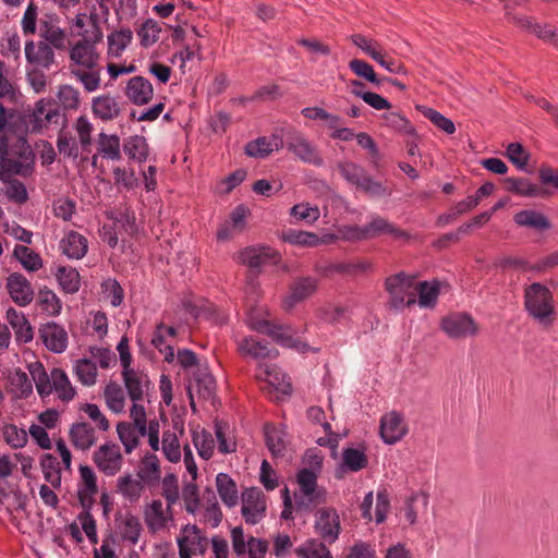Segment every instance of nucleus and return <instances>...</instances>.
<instances>
[{
  "mask_svg": "<svg viewBox=\"0 0 558 558\" xmlns=\"http://www.w3.org/2000/svg\"><path fill=\"white\" fill-rule=\"evenodd\" d=\"M34 158L32 147L24 136H20L12 147L1 142L0 181L10 182L13 175L29 177L34 172Z\"/></svg>",
  "mask_w": 558,
  "mask_h": 558,
  "instance_id": "nucleus-1",
  "label": "nucleus"
},
{
  "mask_svg": "<svg viewBox=\"0 0 558 558\" xmlns=\"http://www.w3.org/2000/svg\"><path fill=\"white\" fill-rule=\"evenodd\" d=\"M314 465L302 468L295 474L298 492L294 493L296 510H310L313 506L327 502L328 493L325 487L318 485V475L322 470V456H313Z\"/></svg>",
  "mask_w": 558,
  "mask_h": 558,
  "instance_id": "nucleus-2",
  "label": "nucleus"
},
{
  "mask_svg": "<svg viewBox=\"0 0 558 558\" xmlns=\"http://www.w3.org/2000/svg\"><path fill=\"white\" fill-rule=\"evenodd\" d=\"M524 307L531 317L545 326H550L555 320L553 293L541 282H534L525 289Z\"/></svg>",
  "mask_w": 558,
  "mask_h": 558,
  "instance_id": "nucleus-3",
  "label": "nucleus"
},
{
  "mask_svg": "<svg viewBox=\"0 0 558 558\" xmlns=\"http://www.w3.org/2000/svg\"><path fill=\"white\" fill-rule=\"evenodd\" d=\"M340 175L356 190L371 198L391 195V190L381 181H376L366 169L353 161H340L337 163Z\"/></svg>",
  "mask_w": 558,
  "mask_h": 558,
  "instance_id": "nucleus-4",
  "label": "nucleus"
},
{
  "mask_svg": "<svg viewBox=\"0 0 558 558\" xmlns=\"http://www.w3.org/2000/svg\"><path fill=\"white\" fill-rule=\"evenodd\" d=\"M414 287V277L404 271L391 275L385 280V290L389 294L388 305L396 311H402L405 307L416 303V293L410 290Z\"/></svg>",
  "mask_w": 558,
  "mask_h": 558,
  "instance_id": "nucleus-5",
  "label": "nucleus"
},
{
  "mask_svg": "<svg viewBox=\"0 0 558 558\" xmlns=\"http://www.w3.org/2000/svg\"><path fill=\"white\" fill-rule=\"evenodd\" d=\"M215 436L203 429L201 433L193 434V442L197 449V453H214V449L218 446L220 453H232L236 450V442L229 436V426L222 422L215 423Z\"/></svg>",
  "mask_w": 558,
  "mask_h": 558,
  "instance_id": "nucleus-6",
  "label": "nucleus"
},
{
  "mask_svg": "<svg viewBox=\"0 0 558 558\" xmlns=\"http://www.w3.org/2000/svg\"><path fill=\"white\" fill-rule=\"evenodd\" d=\"M286 147L295 157L305 163L316 167L324 165V158L316 145L313 144L301 131L293 128L286 130Z\"/></svg>",
  "mask_w": 558,
  "mask_h": 558,
  "instance_id": "nucleus-7",
  "label": "nucleus"
},
{
  "mask_svg": "<svg viewBox=\"0 0 558 558\" xmlns=\"http://www.w3.org/2000/svg\"><path fill=\"white\" fill-rule=\"evenodd\" d=\"M314 532L319 539L333 544L341 533V522L338 511L332 507L318 508L314 514Z\"/></svg>",
  "mask_w": 558,
  "mask_h": 558,
  "instance_id": "nucleus-8",
  "label": "nucleus"
},
{
  "mask_svg": "<svg viewBox=\"0 0 558 558\" xmlns=\"http://www.w3.org/2000/svg\"><path fill=\"white\" fill-rule=\"evenodd\" d=\"M239 258L242 264L259 274L265 266L278 265L281 255L277 250L269 246H248L240 252Z\"/></svg>",
  "mask_w": 558,
  "mask_h": 558,
  "instance_id": "nucleus-9",
  "label": "nucleus"
},
{
  "mask_svg": "<svg viewBox=\"0 0 558 558\" xmlns=\"http://www.w3.org/2000/svg\"><path fill=\"white\" fill-rule=\"evenodd\" d=\"M266 497L257 487L246 488L242 493V515L246 523L256 524L266 517Z\"/></svg>",
  "mask_w": 558,
  "mask_h": 558,
  "instance_id": "nucleus-10",
  "label": "nucleus"
},
{
  "mask_svg": "<svg viewBox=\"0 0 558 558\" xmlns=\"http://www.w3.org/2000/svg\"><path fill=\"white\" fill-rule=\"evenodd\" d=\"M506 17L518 27L525 29L544 41H549L558 49V29L550 24L541 25L533 17L526 15L512 14L506 11Z\"/></svg>",
  "mask_w": 558,
  "mask_h": 558,
  "instance_id": "nucleus-11",
  "label": "nucleus"
},
{
  "mask_svg": "<svg viewBox=\"0 0 558 558\" xmlns=\"http://www.w3.org/2000/svg\"><path fill=\"white\" fill-rule=\"evenodd\" d=\"M318 289V280L315 277L306 276L295 278L289 286V293L283 299L282 305L286 311L292 310L298 303L312 296Z\"/></svg>",
  "mask_w": 558,
  "mask_h": 558,
  "instance_id": "nucleus-12",
  "label": "nucleus"
},
{
  "mask_svg": "<svg viewBox=\"0 0 558 558\" xmlns=\"http://www.w3.org/2000/svg\"><path fill=\"white\" fill-rule=\"evenodd\" d=\"M441 329L450 338H465L476 333L477 328L474 319L466 313L452 314L444 317Z\"/></svg>",
  "mask_w": 558,
  "mask_h": 558,
  "instance_id": "nucleus-13",
  "label": "nucleus"
},
{
  "mask_svg": "<svg viewBox=\"0 0 558 558\" xmlns=\"http://www.w3.org/2000/svg\"><path fill=\"white\" fill-rule=\"evenodd\" d=\"M171 507L167 502L165 506L161 500H153L144 510L145 523L149 531L158 532L168 526L173 521Z\"/></svg>",
  "mask_w": 558,
  "mask_h": 558,
  "instance_id": "nucleus-14",
  "label": "nucleus"
},
{
  "mask_svg": "<svg viewBox=\"0 0 558 558\" xmlns=\"http://www.w3.org/2000/svg\"><path fill=\"white\" fill-rule=\"evenodd\" d=\"M48 41L39 40L37 44L34 40L25 43V59L28 64H33L43 69H50L54 63V51Z\"/></svg>",
  "mask_w": 558,
  "mask_h": 558,
  "instance_id": "nucleus-15",
  "label": "nucleus"
},
{
  "mask_svg": "<svg viewBox=\"0 0 558 558\" xmlns=\"http://www.w3.org/2000/svg\"><path fill=\"white\" fill-rule=\"evenodd\" d=\"M251 328L258 333L268 336L277 344L283 348H289L293 338V330L291 326L277 324L267 319H258L254 322Z\"/></svg>",
  "mask_w": 558,
  "mask_h": 558,
  "instance_id": "nucleus-16",
  "label": "nucleus"
},
{
  "mask_svg": "<svg viewBox=\"0 0 558 558\" xmlns=\"http://www.w3.org/2000/svg\"><path fill=\"white\" fill-rule=\"evenodd\" d=\"M45 347L53 353H62L68 348V332L56 322H48L39 328Z\"/></svg>",
  "mask_w": 558,
  "mask_h": 558,
  "instance_id": "nucleus-17",
  "label": "nucleus"
},
{
  "mask_svg": "<svg viewBox=\"0 0 558 558\" xmlns=\"http://www.w3.org/2000/svg\"><path fill=\"white\" fill-rule=\"evenodd\" d=\"M7 289L13 302L19 306H26L34 299L31 282L20 272H13L8 277Z\"/></svg>",
  "mask_w": 558,
  "mask_h": 558,
  "instance_id": "nucleus-18",
  "label": "nucleus"
},
{
  "mask_svg": "<svg viewBox=\"0 0 558 558\" xmlns=\"http://www.w3.org/2000/svg\"><path fill=\"white\" fill-rule=\"evenodd\" d=\"M60 17L56 13H46L40 19V37L58 50L65 49V32L59 27Z\"/></svg>",
  "mask_w": 558,
  "mask_h": 558,
  "instance_id": "nucleus-19",
  "label": "nucleus"
},
{
  "mask_svg": "<svg viewBox=\"0 0 558 558\" xmlns=\"http://www.w3.org/2000/svg\"><path fill=\"white\" fill-rule=\"evenodd\" d=\"M125 96L132 104L144 106L153 99L154 87L146 77L133 76L128 81Z\"/></svg>",
  "mask_w": 558,
  "mask_h": 558,
  "instance_id": "nucleus-20",
  "label": "nucleus"
},
{
  "mask_svg": "<svg viewBox=\"0 0 558 558\" xmlns=\"http://www.w3.org/2000/svg\"><path fill=\"white\" fill-rule=\"evenodd\" d=\"M407 433L402 416L397 412L385 414L380 420V436L386 444L392 445Z\"/></svg>",
  "mask_w": 558,
  "mask_h": 558,
  "instance_id": "nucleus-21",
  "label": "nucleus"
},
{
  "mask_svg": "<svg viewBox=\"0 0 558 558\" xmlns=\"http://www.w3.org/2000/svg\"><path fill=\"white\" fill-rule=\"evenodd\" d=\"M239 352L244 356H251L254 360L277 359L279 351L269 347L265 340H256L253 337H245L239 343Z\"/></svg>",
  "mask_w": 558,
  "mask_h": 558,
  "instance_id": "nucleus-22",
  "label": "nucleus"
},
{
  "mask_svg": "<svg viewBox=\"0 0 558 558\" xmlns=\"http://www.w3.org/2000/svg\"><path fill=\"white\" fill-rule=\"evenodd\" d=\"M513 221L518 227L527 228L539 233L546 232L553 227L547 216L534 209H523L515 213Z\"/></svg>",
  "mask_w": 558,
  "mask_h": 558,
  "instance_id": "nucleus-23",
  "label": "nucleus"
},
{
  "mask_svg": "<svg viewBox=\"0 0 558 558\" xmlns=\"http://www.w3.org/2000/svg\"><path fill=\"white\" fill-rule=\"evenodd\" d=\"M7 320L13 328L15 333V341L21 343H28L34 338V330L22 312H17L14 307H9L7 311Z\"/></svg>",
  "mask_w": 558,
  "mask_h": 558,
  "instance_id": "nucleus-24",
  "label": "nucleus"
},
{
  "mask_svg": "<svg viewBox=\"0 0 558 558\" xmlns=\"http://www.w3.org/2000/svg\"><path fill=\"white\" fill-rule=\"evenodd\" d=\"M265 442L270 453H281L288 449V434L283 425L266 423L264 425Z\"/></svg>",
  "mask_w": 558,
  "mask_h": 558,
  "instance_id": "nucleus-25",
  "label": "nucleus"
},
{
  "mask_svg": "<svg viewBox=\"0 0 558 558\" xmlns=\"http://www.w3.org/2000/svg\"><path fill=\"white\" fill-rule=\"evenodd\" d=\"M184 545V548L192 555H204L208 539L202 535L201 530L196 525L186 526L183 530V535L178 539V546Z\"/></svg>",
  "mask_w": 558,
  "mask_h": 558,
  "instance_id": "nucleus-26",
  "label": "nucleus"
},
{
  "mask_svg": "<svg viewBox=\"0 0 558 558\" xmlns=\"http://www.w3.org/2000/svg\"><path fill=\"white\" fill-rule=\"evenodd\" d=\"M70 59L75 64L92 70L97 65L99 54L95 46L87 41H77L70 50Z\"/></svg>",
  "mask_w": 558,
  "mask_h": 558,
  "instance_id": "nucleus-27",
  "label": "nucleus"
},
{
  "mask_svg": "<svg viewBox=\"0 0 558 558\" xmlns=\"http://www.w3.org/2000/svg\"><path fill=\"white\" fill-rule=\"evenodd\" d=\"M117 532L124 542L135 545L138 542L142 524L140 519L131 513L121 514L117 518Z\"/></svg>",
  "mask_w": 558,
  "mask_h": 558,
  "instance_id": "nucleus-28",
  "label": "nucleus"
},
{
  "mask_svg": "<svg viewBox=\"0 0 558 558\" xmlns=\"http://www.w3.org/2000/svg\"><path fill=\"white\" fill-rule=\"evenodd\" d=\"M62 253L72 259L83 258L88 248L87 239L77 231H70L60 242Z\"/></svg>",
  "mask_w": 558,
  "mask_h": 558,
  "instance_id": "nucleus-29",
  "label": "nucleus"
},
{
  "mask_svg": "<svg viewBox=\"0 0 558 558\" xmlns=\"http://www.w3.org/2000/svg\"><path fill=\"white\" fill-rule=\"evenodd\" d=\"M371 263L366 260H352L329 264L320 269L323 276L328 277L333 272L345 276H360L371 269Z\"/></svg>",
  "mask_w": 558,
  "mask_h": 558,
  "instance_id": "nucleus-30",
  "label": "nucleus"
},
{
  "mask_svg": "<svg viewBox=\"0 0 558 558\" xmlns=\"http://www.w3.org/2000/svg\"><path fill=\"white\" fill-rule=\"evenodd\" d=\"M70 440L76 450L85 451L95 442V430L89 423H75L70 429Z\"/></svg>",
  "mask_w": 558,
  "mask_h": 558,
  "instance_id": "nucleus-31",
  "label": "nucleus"
},
{
  "mask_svg": "<svg viewBox=\"0 0 558 558\" xmlns=\"http://www.w3.org/2000/svg\"><path fill=\"white\" fill-rule=\"evenodd\" d=\"M122 377L130 399L133 402H138L143 399L144 391L143 385H149V379L146 374H137L132 367L122 371Z\"/></svg>",
  "mask_w": 558,
  "mask_h": 558,
  "instance_id": "nucleus-32",
  "label": "nucleus"
},
{
  "mask_svg": "<svg viewBox=\"0 0 558 558\" xmlns=\"http://www.w3.org/2000/svg\"><path fill=\"white\" fill-rule=\"evenodd\" d=\"M366 230L369 234V239L377 238L383 234H389L395 239H409L410 236L404 230H401L380 216L373 217L372 220L366 225Z\"/></svg>",
  "mask_w": 558,
  "mask_h": 558,
  "instance_id": "nucleus-33",
  "label": "nucleus"
},
{
  "mask_svg": "<svg viewBox=\"0 0 558 558\" xmlns=\"http://www.w3.org/2000/svg\"><path fill=\"white\" fill-rule=\"evenodd\" d=\"M92 109L93 113L102 121L113 120L121 113L119 104L109 95H102L94 98Z\"/></svg>",
  "mask_w": 558,
  "mask_h": 558,
  "instance_id": "nucleus-34",
  "label": "nucleus"
},
{
  "mask_svg": "<svg viewBox=\"0 0 558 558\" xmlns=\"http://www.w3.org/2000/svg\"><path fill=\"white\" fill-rule=\"evenodd\" d=\"M506 191L522 197L543 196L544 191L526 178L509 177L504 180Z\"/></svg>",
  "mask_w": 558,
  "mask_h": 558,
  "instance_id": "nucleus-35",
  "label": "nucleus"
},
{
  "mask_svg": "<svg viewBox=\"0 0 558 558\" xmlns=\"http://www.w3.org/2000/svg\"><path fill=\"white\" fill-rule=\"evenodd\" d=\"M328 543L319 538H307L294 549L298 558H333Z\"/></svg>",
  "mask_w": 558,
  "mask_h": 558,
  "instance_id": "nucleus-36",
  "label": "nucleus"
},
{
  "mask_svg": "<svg viewBox=\"0 0 558 558\" xmlns=\"http://www.w3.org/2000/svg\"><path fill=\"white\" fill-rule=\"evenodd\" d=\"M123 151L129 159L143 163L149 155L147 140L142 135L129 136L123 142Z\"/></svg>",
  "mask_w": 558,
  "mask_h": 558,
  "instance_id": "nucleus-37",
  "label": "nucleus"
},
{
  "mask_svg": "<svg viewBox=\"0 0 558 558\" xmlns=\"http://www.w3.org/2000/svg\"><path fill=\"white\" fill-rule=\"evenodd\" d=\"M415 291L418 294V299L416 302L421 307L424 308H434L438 296L440 294V283L438 280L428 281H420L416 284L414 283Z\"/></svg>",
  "mask_w": 558,
  "mask_h": 558,
  "instance_id": "nucleus-38",
  "label": "nucleus"
},
{
  "mask_svg": "<svg viewBox=\"0 0 558 558\" xmlns=\"http://www.w3.org/2000/svg\"><path fill=\"white\" fill-rule=\"evenodd\" d=\"M132 40L133 32L130 28H121L111 32L107 36L108 56L120 58Z\"/></svg>",
  "mask_w": 558,
  "mask_h": 558,
  "instance_id": "nucleus-39",
  "label": "nucleus"
},
{
  "mask_svg": "<svg viewBox=\"0 0 558 558\" xmlns=\"http://www.w3.org/2000/svg\"><path fill=\"white\" fill-rule=\"evenodd\" d=\"M216 485L219 497L227 507L232 508L238 505V487L228 474L219 473L216 477Z\"/></svg>",
  "mask_w": 558,
  "mask_h": 558,
  "instance_id": "nucleus-40",
  "label": "nucleus"
},
{
  "mask_svg": "<svg viewBox=\"0 0 558 558\" xmlns=\"http://www.w3.org/2000/svg\"><path fill=\"white\" fill-rule=\"evenodd\" d=\"M28 372L36 385L38 395L44 399L52 392V379L39 361L28 364Z\"/></svg>",
  "mask_w": 558,
  "mask_h": 558,
  "instance_id": "nucleus-41",
  "label": "nucleus"
},
{
  "mask_svg": "<svg viewBox=\"0 0 558 558\" xmlns=\"http://www.w3.org/2000/svg\"><path fill=\"white\" fill-rule=\"evenodd\" d=\"M429 496L426 492H416L411 494L404 504V517L410 525H413L417 521V514L420 509L425 510L428 506Z\"/></svg>",
  "mask_w": 558,
  "mask_h": 558,
  "instance_id": "nucleus-42",
  "label": "nucleus"
},
{
  "mask_svg": "<svg viewBox=\"0 0 558 558\" xmlns=\"http://www.w3.org/2000/svg\"><path fill=\"white\" fill-rule=\"evenodd\" d=\"M280 238L289 244L302 247H316L322 241L319 235L314 232L295 229L283 230Z\"/></svg>",
  "mask_w": 558,
  "mask_h": 558,
  "instance_id": "nucleus-43",
  "label": "nucleus"
},
{
  "mask_svg": "<svg viewBox=\"0 0 558 558\" xmlns=\"http://www.w3.org/2000/svg\"><path fill=\"white\" fill-rule=\"evenodd\" d=\"M56 278L64 293L74 294L81 288L80 272L73 267L59 266Z\"/></svg>",
  "mask_w": 558,
  "mask_h": 558,
  "instance_id": "nucleus-44",
  "label": "nucleus"
},
{
  "mask_svg": "<svg viewBox=\"0 0 558 558\" xmlns=\"http://www.w3.org/2000/svg\"><path fill=\"white\" fill-rule=\"evenodd\" d=\"M144 487L145 483L140 478H133L130 474L121 476L117 484L118 493L130 502H135L141 498Z\"/></svg>",
  "mask_w": 558,
  "mask_h": 558,
  "instance_id": "nucleus-45",
  "label": "nucleus"
},
{
  "mask_svg": "<svg viewBox=\"0 0 558 558\" xmlns=\"http://www.w3.org/2000/svg\"><path fill=\"white\" fill-rule=\"evenodd\" d=\"M160 474V465L157 456H144L137 469L138 478L143 483L151 485L159 481Z\"/></svg>",
  "mask_w": 558,
  "mask_h": 558,
  "instance_id": "nucleus-46",
  "label": "nucleus"
},
{
  "mask_svg": "<svg viewBox=\"0 0 558 558\" xmlns=\"http://www.w3.org/2000/svg\"><path fill=\"white\" fill-rule=\"evenodd\" d=\"M52 390L58 392L63 402L71 401L75 396V389L72 387L66 373L58 367L51 371Z\"/></svg>",
  "mask_w": 558,
  "mask_h": 558,
  "instance_id": "nucleus-47",
  "label": "nucleus"
},
{
  "mask_svg": "<svg viewBox=\"0 0 558 558\" xmlns=\"http://www.w3.org/2000/svg\"><path fill=\"white\" fill-rule=\"evenodd\" d=\"M98 154H101L104 158L111 160H120L121 145L120 137L116 134L108 135L105 132L98 135Z\"/></svg>",
  "mask_w": 558,
  "mask_h": 558,
  "instance_id": "nucleus-48",
  "label": "nucleus"
},
{
  "mask_svg": "<svg viewBox=\"0 0 558 558\" xmlns=\"http://www.w3.org/2000/svg\"><path fill=\"white\" fill-rule=\"evenodd\" d=\"M11 385L10 392L14 395L15 399H27L33 393V384L27 374L21 368L9 377Z\"/></svg>",
  "mask_w": 558,
  "mask_h": 558,
  "instance_id": "nucleus-49",
  "label": "nucleus"
},
{
  "mask_svg": "<svg viewBox=\"0 0 558 558\" xmlns=\"http://www.w3.org/2000/svg\"><path fill=\"white\" fill-rule=\"evenodd\" d=\"M41 469L45 480L53 487H61V462L58 456H44Z\"/></svg>",
  "mask_w": 558,
  "mask_h": 558,
  "instance_id": "nucleus-50",
  "label": "nucleus"
},
{
  "mask_svg": "<svg viewBox=\"0 0 558 558\" xmlns=\"http://www.w3.org/2000/svg\"><path fill=\"white\" fill-rule=\"evenodd\" d=\"M203 509V520L211 527H216L222 520V512L218 505L217 498L213 492H208V496L204 497L201 504V510Z\"/></svg>",
  "mask_w": 558,
  "mask_h": 558,
  "instance_id": "nucleus-51",
  "label": "nucleus"
},
{
  "mask_svg": "<svg viewBox=\"0 0 558 558\" xmlns=\"http://www.w3.org/2000/svg\"><path fill=\"white\" fill-rule=\"evenodd\" d=\"M13 256L27 271H37L43 267L40 255L25 245H15Z\"/></svg>",
  "mask_w": 558,
  "mask_h": 558,
  "instance_id": "nucleus-52",
  "label": "nucleus"
},
{
  "mask_svg": "<svg viewBox=\"0 0 558 558\" xmlns=\"http://www.w3.org/2000/svg\"><path fill=\"white\" fill-rule=\"evenodd\" d=\"M161 27L154 19H147L137 29L140 44L143 48L153 46L159 39Z\"/></svg>",
  "mask_w": 558,
  "mask_h": 558,
  "instance_id": "nucleus-53",
  "label": "nucleus"
},
{
  "mask_svg": "<svg viewBox=\"0 0 558 558\" xmlns=\"http://www.w3.org/2000/svg\"><path fill=\"white\" fill-rule=\"evenodd\" d=\"M38 305L49 316H58L62 308L60 299L47 287L40 289L38 292Z\"/></svg>",
  "mask_w": 558,
  "mask_h": 558,
  "instance_id": "nucleus-54",
  "label": "nucleus"
},
{
  "mask_svg": "<svg viewBox=\"0 0 558 558\" xmlns=\"http://www.w3.org/2000/svg\"><path fill=\"white\" fill-rule=\"evenodd\" d=\"M383 118L388 128L399 133L417 137L415 128L410 123V121L404 116L400 114L399 112L384 113Z\"/></svg>",
  "mask_w": 558,
  "mask_h": 558,
  "instance_id": "nucleus-55",
  "label": "nucleus"
},
{
  "mask_svg": "<svg viewBox=\"0 0 558 558\" xmlns=\"http://www.w3.org/2000/svg\"><path fill=\"white\" fill-rule=\"evenodd\" d=\"M349 69L359 77L366 80L376 87L383 83L381 77H378L373 66L364 60L353 59L349 62Z\"/></svg>",
  "mask_w": 558,
  "mask_h": 558,
  "instance_id": "nucleus-56",
  "label": "nucleus"
},
{
  "mask_svg": "<svg viewBox=\"0 0 558 558\" xmlns=\"http://www.w3.org/2000/svg\"><path fill=\"white\" fill-rule=\"evenodd\" d=\"M75 374L84 386H92L96 383L97 366L89 359H81L76 362Z\"/></svg>",
  "mask_w": 558,
  "mask_h": 558,
  "instance_id": "nucleus-57",
  "label": "nucleus"
},
{
  "mask_svg": "<svg viewBox=\"0 0 558 558\" xmlns=\"http://www.w3.org/2000/svg\"><path fill=\"white\" fill-rule=\"evenodd\" d=\"M506 155L510 162H512L519 170L530 173L527 170L530 153L524 149L521 143H510L507 146Z\"/></svg>",
  "mask_w": 558,
  "mask_h": 558,
  "instance_id": "nucleus-58",
  "label": "nucleus"
},
{
  "mask_svg": "<svg viewBox=\"0 0 558 558\" xmlns=\"http://www.w3.org/2000/svg\"><path fill=\"white\" fill-rule=\"evenodd\" d=\"M367 456H343V461L335 471V477L341 480L348 472H357L367 464Z\"/></svg>",
  "mask_w": 558,
  "mask_h": 558,
  "instance_id": "nucleus-59",
  "label": "nucleus"
},
{
  "mask_svg": "<svg viewBox=\"0 0 558 558\" xmlns=\"http://www.w3.org/2000/svg\"><path fill=\"white\" fill-rule=\"evenodd\" d=\"M117 433L126 453H131L138 446V434L135 432L133 424L119 422L117 424Z\"/></svg>",
  "mask_w": 558,
  "mask_h": 558,
  "instance_id": "nucleus-60",
  "label": "nucleus"
},
{
  "mask_svg": "<svg viewBox=\"0 0 558 558\" xmlns=\"http://www.w3.org/2000/svg\"><path fill=\"white\" fill-rule=\"evenodd\" d=\"M105 399L108 408L119 413L124 407V395L122 388L114 381H110L105 388Z\"/></svg>",
  "mask_w": 558,
  "mask_h": 558,
  "instance_id": "nucleus-61",
  "label": "nucleus"
},
{
  "mask_svg": "<svg viewBox=\"0 0 558 558\" xmlns=\"http://www.w3.org/2000/svg\"><path fill=\"white\" fill-rule=\"evenodd\" d=\"M423 116L428 119L435 126H437L439 130L444 131L446 134H453L456 132V125L453 121L444 114H441L439 111L423 107L422 109Z\"/></svg>",
  "mask_w": 558,
  "mask_h": 558,
  "instance_id": "nucleus-62",
  "label": "nucleus"
},
{
  "mask_svg": "<svg viewBox=\"0 0 558 558\" xmlns=\"http://www.w3.org/2000/svg\"><path fill=\"white\" fill-rule=\"evenodd\" d=\"M182 498L185 510L189 513L196 514L201 511V501L198 497V488L195 483H186L183 487Z\"/></svg>",
  "mask_w": 558,
  "mask_h": 558,
  "instance_id": "nucleus-63",
  "label": "nucleus"
},
{
  "mask_svg": "<svg viewBox=\"0 0 558 558\" xmlns=\"http://www.w3.org/2000/svg\"><path fill=\"white\" fill-rule=\"evenodd\" d=\"M4 440L12 448H22L27 442V434L23 428H19L14 424L5 425L3 428Z\"/></svg>",
  "mask_w": 558,
  "mask_h": 558,
  "instance_id": "nucleus-64",
  "label": "nucleus"
}]
</instances>
